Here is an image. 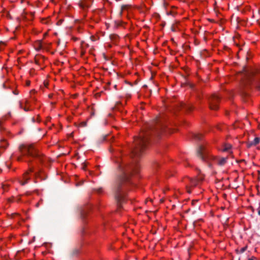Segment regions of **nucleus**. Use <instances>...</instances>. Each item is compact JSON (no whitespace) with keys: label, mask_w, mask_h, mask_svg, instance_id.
<instances>
[{"label":"nucleus","mask_w":260,"mask_h":260,"mask_svg":"<svg viewBox=\"0 0 260 260\" xmlns=\"http://www.w3.org/2000/svg\"><path fill=\"white\" fill-rule=\"evenodd\" d=\"M258 214L260 215V209L258 210Z\"/></svg>","instance_id":"f704fd0d"},{"label":"nucleus","mask_w":260,"mask_h":260,"mask_svg":"<svg viewBox=\"0 0 260 260\" xmlns=\"http://www.w3.org/2000/svg\"><path fill=\"white\" fill-rule=\"evenodd\" d=\"M28 174V172H26L24 174V176H23V179H24V181H20L19 182L22 185H24L25 184H26L27 182H28V181L29 180V177H27V175Z\"/></svg>","instance_id":"f8f14e48"},{"label":"nucleus","mask_w":260,"mask_h":260,"mask_svg":"<svg viewBox=\"0 0 260 260\" xmlns=\"http://www.w3.org/2000/svg\"><path fill=\"white\" fill-rule=\"evenodd\" d=\"M24 2V0H21V3H22Z\"/></svg>","instance_id":"e433bc0d"},{"label":"nucleus","mask_w":260,"mask_h":260,"mask_svg":"<svg viewBox=\"0 0 260 260\" xmlns=\"http://www.w3.org/2000/svg\"><path fill=\"white\" fill-rule=\"evenodd\" d=\"M29 172H34V168H30L29 169Z\"/></svg>","instance_id":"bb28decb"},{"label":"nucleus","mask_w":260,"mask_h":260,"mask_svg":"<svg viewBox=\"0 0 260 260\" xmlns=\"http://www.w3.org/2000/svg\"><path fill=\"white\" fill-rule=\"evenodd\" d=\"M208 166L210 168L212 167V164L211 163H210V162H208Z\"/></svg>","instance_id":"c756f323"},{"label":"nucleus","mask_w":260,"mask_h":260,"mask_svg":"<svg viewBox=\"0 0 260 260\" xmlns=\"http://www.w3.org/2000/svg\"><path fill=\"white\" fill-rule=\"evenodd\" d=\"M159 166V164L157 162H155L153 165V167L156 168Z\"/></svg>","instance_id":"393cba45"},{"label":"nucleus","mask_w":260,"mask_h":260,"mask_svg":"<svg viewBox=\"0 0 260 260\" xmlns=\"http://www.w3.org/2000/svg\"><path fill=\"white\" fill-rule=\"evenodd\" d=\"M81 168L82 169L85 170L86 168V165L84 163L82 164Z\"/></svg>","instance_id":"b1692460"},{"label":"nucleus","mask_w":260,"mask_h":260,"mask_svg":"<svg viewBox=\"0 0 260 260\" xmlns=\"http://www.w3.org/2000/svg\"><path fill=\"white\" fill-rule=\"evenodd\" d=\"M2 143H4V144H5V145H2V147H4V148L6 147V146H7V142H6L5 140H4V141H3Z\"/></svg>","instance_id":"5701e85b"},{"label":"nucleus","mask_w":260,"mask_h":260,"mask_svg":"<svg viewBox=\"0 0 260 260\" xmlns=\"http://www.w3.org/2000/svg\"><path fill=\"white\" fill-rule=\"evenodd\" d=\"M192 136L193 138L197 141L201 140L203 137L202 135L201 134H194Z\"/></svg>","instance_id":"4468645a"},{"label":"nucleus","mask_w":260,"mask_h":260,"mask_svg":"<svg viewBox=\"0 0 260 260\" xmlns=\"http://www.w3.org/2000/svg\"><path fill=\"white\" fill-rule=\"evenodd\" d=\"M87 213V210L83 209L81 211L80 215L82 218H84Z\"/></svg>","instance_id":"2eb2a0df"},{"label":"nucleus","mask_w":260,"mask_h":260,"mask_svg":"<svg viewBox=\"0 0 260 260\" xmlns=\"http://www.w3.org/2000/svg\"><path fill=\"white\" fill-rule=\"evenodd\" d=\"M116 86H117V85H115L114 86V87H115V88H116Z\"/></svg>","instance_id":"a19ab883"},{"label":"nucleus","mask_w":260,"mask_h":260,"mask_svg":"<svg viewBox=\"0 0 260 260\" xmlns=\"http://www.w3.org/2000/svg\"><path fill=\"white\" fill-rule=\"evenodd\" d=\"M180 107L182 109L185 110L186 112H190L194 108L190 104H186L183 103L180 104Z\"/></svg>","instance_id":"6e6552de"},{"label":"nucleus","mask_w":260,"mask_h":260,"mask_svg":"<svg viewBox=\"0 0 260 260\" xmlns=\"http://www.w3.org/2000/svg\"><path fill=\"white\" fill-rule=\"evenodd\" d=\"M171 30L173 31H175V28H174V27L173 26H172L171 27Z\"/></svg>","instance_id":"cd10ccee"},{"label":"nucleus","mask_w":260,"mask_h":260,"mask_svg":"<svg viewBox=\"0 0 260 260\" xmlns=\"http://www.w3.org/2000/svg\"><path fill=\"white\" fill-rule=\"evenodd\" d=\"M19 106H20V108H22V109H23L24 111H28L29 110V109L28 108H23L22 107V104L21 103H20V104H19Z\"/></svg>","instance_id":"aec40b11"},{"label":"nucleus","mask_w":260,"mask_h":260,"mask_svg":"<svg viewBox=\"0 0 260 260\" xmlns=\"http://www.w3.org/2000/svg\"><path fill=\"white\" fill-rule=\"evenodd\" d=\"M83 184V182L78 183L77 185H81Z\"/></svg>","instance_id":"7c9ffc66"},{"label":"nucleus","mask_w":260,"mask_h":260,"mask_svg":"<svg viewBox=\"0 0 260 260\" xmlns=\"http://www.w3.org/2000/svg\"><path fill=\"white\" fill-rule=\"evenodd\" d=\"M80 253V250L78 248L73 249L70 253L69 256L71 258L77 257Z\"/></svg>","instance_id":"9d476101"},{"label":"nucleus","mask_w":260,"mask_h":260,"mask_svg":"<svg viewBox=\"0 0 260 260\" xmlns=\"http://www.w3.org/2000/svg\"><path fill=\"white\" fill-rule=\"evenodd\" d=\"M19 150L24 155L30 156L37 158L41 162H43V157L33 144H22L19 147Z\"/></svg>","instance_id":"7ed1b4c3"},{"label":"nucleus","mask_w":260,"mask_h":260,"mask_svg":"<svg viewBox=\"0 0 260 260\" xmlns=\"http://www.w3.org/2000/svg\"><path fill=\"white\" fill-rule=\"evenodd\" d=\"M14 93L15 94H17L18 93H16V92H14Z\"/></svg>","instance_id":"4c0bfd02"},{"label":"nucleus","mask_w":260,"mask_h":260,"mask_svg":"<svg viewBox=\"0 0 260 260\" xmlns=\"http://www.w3.org/2000/svg\"><path fill=\"white\" fill-rule=\"evenodd\" d=\"M26 85L27 86H29L30 85V82L29 81H28L27 83H26Z\"/></svg>","instance_id":"2f4dec72"},{"label":"nucleus","mask_w":260,"mask_h":260,"mask_svg":"<svg viewBox=\"0 0 260 260\" xmlns=\"http://www.w3.org/2000/svg\"><path fill=\"white\" fill-rule=\"evenodd\" d=\"M197 154L203 161H208L212 159V156L208 154L203 145H200L197 150Z\"/></svg>","instance_id":"20e7f679"},{"label":"nucleus","mask_w":260,"mask_h":260,"mask_svg":"<svg viewBox=\"0 0 260 260\" xmlns=\"http://www.w3.org/2000/svg\"><path fill=\"white\" fill-rule=\"evenodd\" d=\"M110 38L111 40H116L118 38V36L116 35H111Z\"/></svg>","instance_id":"dca6fc26"},{"label":"nucleus","mask_w":260,"mask_h":260,"mask_svg":"<svg viewBox=\"0 0 260 260\" xmlns=\"http://www.w3.org/2000/svg\"><path fill=\"white\" fill-rule=\"evenodd\" d=\"M242 89L241 95L246 96L247 93L244 88L253 86L257 90H260V70L256 68H249L243 69L242 73Z\"/></svg>","instance_id":"f03ea898"},{"label":"nucleus","mask_w":260,"mask_h":260,"mask_svg":"<svg viewBox=\"0 0 260 260\" xmlns=\"http://www.w3.org/2000/svg\"><path fill=\"white\" fill-rule=\"evenodd\" d=\"M25 194L26 195V196H28V195L30 194V193L29 192H26L25 193Z\"/></svg>","instance_id":"c85d7f7f"},{"label":"nucleus","mask_w":260,"mask_h":260,"mask_svg":"<svg viewBox=\"0 0 260 260\" xmlns=\"http://www.w3.org/2000/svg\"><path fill=\"white\" fill-rule=\"evenodd\" d=\"M203 180V178H194V179L191 178H187L185 181L186 183L187 184L186 185V189H187V192L188 193L191 192V190H190L189 186H190V187H196V186L198 185V183L199 182L202 181Z\"/></svg>","instance_id":"423d86ee"},{"label":"nucleus","mask_w":260,"mask_h":260,"mask_svg":"<svg viewBox=\"0 0 260 260\" xmlns=\"http://www.w3.org/2000/svg\"><path fill=\"white\" fill-rule=\"evenodd\" d=\"M79 6L82 9L88 8L90 6V3L86 0L81 1L79 3Z\"/></svg>","instance_id":"1a4fd4ad"},{"label":"nucleus","mask_w":260,"mask_h":260,"mask_svg":"<svg viewBox=\"0 0 260 260\" xmlns=\"http://www.w3.org/2000/svg\"><path fill=\"white\" fill-rule=\"evenodd\" d=\"M18 160H20V157H18Z\"/></svg>","instance_id":"58836bf2"},{"label":"nucleus","mask_w":260,"mask_h":260,"mask_svg":"<svg viewBox=\"0 0 260 260\" xmlns=\"http://www.w3.org/2000/svg\"><path fill=\"white\" fill-rule=\"evenodd\" d=\"M148 134L141 136L135 140V146L131 150L132 164L121 163L119 165V174L113 184L112 192L119 209L125 202L128 185L131 184L130 177L133 171L137 172L138 162L142 156L148 139Z\"/></svg>","instance_id":"f257e3e1"},{"label":"nucleus","mask_w":260,"mask_h":260,"mask_svg":"<svg viewBox=\"0 0 260 260\" xmlns=\"http://www.w3.org/2000/svg\"><path fill=\"white\" fill-rule=\"evenodd\" d=\"M80 125L82 127L86 126L87 125V122L86 121H83L80 123Z\"/></svg>","instance_id":"412c9836"},{"label":"nucleus","mask_w":260,"mask_h":260,"mask_svg":"<svg viewBox=\"0 0 260 260\" xmlns=\"http://www.w3.org/2000/svg\"><path fill=\"white\" fill-rule=\"evenodd\" d=\"M39 48H41V43H39Z\"/></svg>","instance_id":"c9c22d12"},{"label":"nucleus","mask_w":260,"mask_h":260,"mask_svg":"<svg viewBox=\"0 0 260 260\" xmlns=\"http://www.w3.org/2000/svg\"><path fill=\"white\" fill-rule=\"evenodd\" d=\"M231 148V145L230 144H227L225 146V148L223 149V151H228Z\"/></svg>","instance_id":"f3484780"},{"label":"nucleus","mask_w":260,"mask_h":260,"mask_svg":"<svg viewBox=\"0 0 260 260\" xmlns=\"http://www.w3.org/2000/svg\"><path fill=\"white\" fill-rule=\"evenodd\" d=\"M197 202V201H192V205H194V203H196Z\"/></svg>","instance_id":"473e14b6"},{"label":"nucleus","mask_w":260,"mask_h":260,"mask_svg":"<svg viewBox=\"0 0 260 260\" xmlns=\"http://www.w3.org/2000/svg\"><path fill=\"white\" fill-rule=\"evenodd\" d=\"M32 121L34 122L35 121V119L34 117L32 118Z\"/></svg>","instance_id":"72a5a7b5"},{"label":"nucleus","mask_w":260,"mask_h":260,"mask_svg":"<svg viewBox=\"0 0 260 260\" xmlns=\"http://www.w3.org/2000/svg\"><path fill=\"white\" fill-rule=\"evenodd\" d=\"M103 188L102 187H100L98 189H96V192L98 193H101L102 192H103Z\"/></svg>","instance_id":"6ab92c4d"},{"label":"nucleus","mask_w":260,"mask_h":260,"mask_svg":"<svg viewBox=\"0 0 260 260\" xmlns=\"http://www.w3.org/2000/svg\"><path fill=\"white\" fill-rule=\"evenodd\" d=\"M35 63L37 64H39V61L38 59H37L36 58H35Z\"/></svg>","instance_id":"a878e982"},{"label":"nucleus","mask_w":260,"mask_h":260,"mask_svg":"<svg viewBox=\"0 0 260 260\" xmlns=\"http://www.w3.org/2000/svg\"><path fill=\"white\" fill-rule=\"evenodd\" d=\"M226 157H223L219 159L217 161V164L219 166H223L226 162Z\"/></svg>","instance_id":"ddd939ff"},{"label":"nucleus","mask_w":260,"mask_h":260,"mask_svg":"<svg viewBox=\"0 0 260 260\" xmlns=\"http://www.w3.org/2000/svg\"><path fill=\"white\" fill-rule=\"evenodd\" d=\"M247 249V247H244L240 249V252L243 253Z\"/></svg>","instance_id":"4be33fe9"},{"label":"nucleus","mask_w":260,"mask_h":260,"mask_svg":"<svg viewBox=\"0 0 260 260\" xmlns=\"http://www.w3.org/2000/svg\"><path fill=\"white\" fill-rule=\"evenodd\" d=\"M220 98L216 93L212 94L208 98L209 108L211 110H216L218 109V103L219 102Z\"/></svg>","instance_id":"39448f33"},{"label":"nucleus","mask_w":260,"mask_h":260,"mask_svg":"<svg viewBox=\"0 0 260 260\" xmlns=\"http://www.w3.org/2000/svg\"><path fill=\"white\" fill-rule=\"evenodd\" d=\"M248 260H253V259L252 258H249Z\"/></svg>","instance_id":"ea45409f"},{"label":"nucleus","mask_w":260,"mask_h":260,"mask_svg":"<svg viewBox=\"0 0 260 260\" xmlns=\"http://www.w3.org/2000/svg\"><path fill=\"white\" fill-rule=\"evenodd\" d=\"M260 141V138L256 137L254 138L253 141L249 142L247 143V147L249 148L252 146H255L259 143Z\"/></svg>","instance_id":"9b49d317"},{"label":"nucleus","mask_w":260,"mask_h":260,"mask_svg":"<svg viewBox=\"0 0 260 260\" xmlns=\"http://www.w3.org/2000/svg\"><path fill=\"white\" fill-rule=\"evenodd\" d=\"M126 7L127 6H122L121 7V11L120 12V15H122V11H124V10H125L126 9Z\"/></svg>","instance_id":"a211bd4d"},{"label":"nucleus","mask_w":260,"mask_h":260,"mask_svg":"<svg viewBox=\"0 0 260 260\" xmlns=\"http://www.w3.org/2000/svg\"><path fill=\"white\" fill-rule=\"evenodd\" d=\"M155 123L156 125L153 126H151L150 128L152 131H154L155 133L158 134L165 129V125L162 123L159 119H156Z\"/></svg>","instance_id":"0eeeda50"}]
</instances>
